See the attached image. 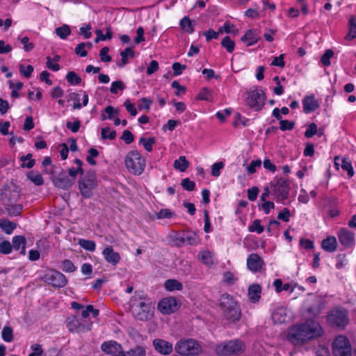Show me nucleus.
I'll use <instances>...</instances> for the list:
<instances>
[{"instance_id":"nucleus-42","label":"nucleus","mask_w":356,"mask_h":356,"mask_svg":"<svg viewBox=\"0 0 356 356\" xmlns=\"http://www.w3.org/2000/svg\"><path fill=\"white\" fill-rule=\"evenodd\" d=\"M356 38V22L353 18L349 20V32L346 35L345 38L347 40H353Z\"/></svg>"},{"instance_id":"nucleus-39","label":"nucleus","mask_w":356,"mask_h":356,"mask_svg":"<svg viewBox=\"0 0 356 356\" xmlns=\"http://www.w3.org/2000/svg\"><path fill=\"white\" fill-rule=\"evenodd\" d=\"M56 33L60 39L65 40L70 35L71 30L67 25L64 24L56 29Z\"/></svg>"},{"instance_id":"nucleus-44","label":"nucleus","mask_w":356,"mask_h":356,"mask_svg":"<svg viewBox=\"0 0 356 356\" xmlns=\"http://www.w3.org/2000/svg\"><path fill=\"white\" fill-rule=\"evenodd\" d=\"M221 45L225 48L229 53H232L234 50L235 43L229 36H226L222 40Z\"/></svg>"},{"instance_id":"nucleus-62","label":"nucleus","mask_w":356,"mask_h":356,"mask_svg":"<svg viewBox=\"0 0 356 356\" xmlns=\"http://www.w3.org/2000/svg\"><path fill=\"white\" fill-rule=\"evenodd\" d=\"M290 218V211L288 208H284L280 212L277 214V219L282 220L285 222L289 221Z\"/></svg>"},{"instance_id":"nucleus-20","label":"nucleus","mask_w":356,"mask_h":356,"mask_svg":"<svg viewBox=\"0 0 356 356\" xmlns=\"http://www.w3.org/2000/svg\"><path fill=\"white\" fill-rule=\"evenodd\" d=\"M67 327L72 332H84L90 330V325L86 326L76 316L67 319Z\"/></svg>"},{"instance_id":"nucleus-19","label":"nucleus","mask_w":356,"mask_h":356,"mask_svg":"<svg viewBox=\"0 0 356 356\" xmlns=\"http://www.w3.org/2000/svg\"><path fill=\"white\" fill-rule=\"evenodd\" d=\"M152 343L156 351L161 355H170L173 350L172 344L163 339H155Z\"/></svg>"},{"instance_id":"nucleus-10","label":"nucleus","mask_w":356,"mask_h":356,"mask_svg":"<svg viewBox=\"0 0 356 356\" xmlns=\"http://www.w3.org/2000/svg\"><path fill=\"white\" fill-rule=\"evenodd\" d=\"M333 356H351V346L347 337H337L332 343Z\"/></svg>"},{"instance_id":"nucleus-33","label":"nucleus","mask_w":356,"mask_h":356,"mask_svg":"<svg viewBox=\"0 0 356 356\" xmlns=\"http://www.w3.org/2000/svg\"><path fill=\"white\" fill-rule=\"evenodd\" d=\"M27 179L32 181L36 186H41L44 183V179L42 176L38 172H34L33 171H29L26 174Z\"/></svg>"},{"instance_id":"nucleus-48","label":"nucleus","mask_w":356,"mask_h":356,"mask_svg":"<svg viewBox=\"0 0 356 356\" xmlns=\"http://www.w3.org/2000/svg\"><path fill=\"white\" fill-rule=\"evenodd\" d=\"M152 102V100L149 98L142 97L140 99V103L138 105V109L149 111Z\"/></svg>"},{"instance_id":"nucleus-27","label":"nucleus","mask_w":356,"mask_h":356,"mask_svg":"<svg viewBox=\"0 0 356 356\" xmlns=\"http://www.w3.org/2000/svg\"><path fill=\"white\" fill-rule=\"evenodd\" d=\"M165 288L168 291H181L183 289L182 284L177 280L169 279L165 282Z\"/></svg>"},{"instance_id":"nucleus-24","label":"nucleus","mask_w":356,"mask_h":356,"mask_svg":"<svg viewBox=\"0 0 356 356\" xmlns=\"http://www.w3.org/2000/svg\"><path fill=\"white\" fill-rule=\"evenodd\" d=\"M261 288L257 284H252L248 288V297L251 302H258L261 298Z\"/></svg>"},{"instance_id":"nucleus-31","label":"nucleus","mask_w":356,"mask_h":356,"mask_svg":"<svg viewBox=\"0 0 356 356\" xmlns=\"http://www.w3.org/2000/svg\"><path fill=\"white\" fill-rule=\"evenodd\" d=\"M0 227L7 234H10L16 227V224L8 219H0Z\"/></svg>"},{"instance_id":"nucleus-60","label":"nucleus","mask_w":356,"mask_h":356,"mask_svg":"<svg viewBox=\"0 0 356 356\" xmlns=\"http://www.w3.org/2000/svg\"><path fill=\"white\" fill-rule=\"evenodd\" d=\"M317 131V125L315 123H311L305 132V136L308 138H312L315 134H316Z\"/></svg>"},{"instance_id":"nucleus-45","label":"nucleus","mask_w":356,"mask_h":356,"mask_svg":"<svg viewBox=\"0 0 356 356\" xmlns=\"http://www.w3.org/2000/svg\"><path fill=\"white\" fill-rule=\"evenodd\" d=\"M102 139L114 140L116 138V131L111 130L109 127L102 129Z\"/></svg>"},{"instance_id":"nucleus-2","label":"nucleus","mask_w":356,"mask_h":356,"mask_svg":"<svg viewBox=\"0 0 356 356\" xmlns=\"http://www.w3.org/2000/svg\"><path fill=\"white\" fill-rule=\"evenodd\" d=\"M220 307L224 317L231 322L238 321L241 316V311L234 298L228 293H223L220 298Z\"/></svg>"},{"instance_id":"nucleus-47","label":"nucleus","mask_w":356,"mask_h":356,"mask_svg":"<svg viewBox=\"0 0 356 356\" xmlns=\"http://www.w3.org/2000/svg\"><path fill=\"white\" fill-rule=\"evenodd\" d=\"M65 78L71 85H79L81 82V79L73 71L69 72Z\"/></svg>"},{"instance_id":"nucleus-35","label":"nucleus","mask_w":356,"mask_h":356,"mask_svg":"<svg viewBox=\"0 0 356 356\" xmlns=\"http://www.w3.org/2000/svg\"><path fill=\"white\" fill-rule=\"evenodd\" d=\"M5 208L10 216H17L22 213L23 207L20 204H7Z\"/></svg>"},{"instance_id":"nucleus-38","label":"nucleus","mask_w":356,"mask_h":356,"mask_svg":"<svg viewBox=\"0 0 356 356\" xmlns=\"http://www.w3.org/2000/svg\"><path fill=\"white\" fill-rule=\"evenodd\" d=\"M122 57V63L119 65L120 67H124L128 63V56L133 58L134 56V51L130 47H127L124 51L120 52Z\"/></svg>"},{"instance_id":"nucleus-15","label":"nucleus","mask_w":356,"mask_h":356,"mask_svg":"<svg viewBox=\"0 0 356 356\" xmlns=\"http://www.w3.org/2000/svg\"><path fill=\"white\" fill-rule=\"evenodd\" d=\"M101 348L102 351L111 356H124V351L122 346L115 341L104 342Z\"/></svg>"},{"instance_id":"nucleus-40","label":"nucleus","mask_w":356,"mask_h":356,"mask_svg":"<svg viewBox=\"0 0 356 356\" xmlns=\"http://www.w3.org/2000/svg\"><path fill=\"white\" fill-rule=\"evenodd\" d=\"M213 254L210 251H203L200 254V259L202 263L207 266L213 264Z\"/></svg>"},{"instance_id":"nucleus-63","label":"nucleus","mask_w":356,"mask_h":356,"mask_svg":"<svg viewBox=\"0 0 356 356\" xmlns=\"http://www.w3.org/2000/svg\"><path fill=\"white\" fill-rule=\"evenodd\" d=\"M121 139L127 145L131 144L134 140V134L129 130H124L121 136Z\"/></svg>"},{"instance_id":"nucleus-36","label":"nucleus","mask_w":356,"mask_h":356,"mask_svg":"<svg viewBox=\"0 0 356 356\" xmlns=\"http://www.w3.org/2000/svg\"><path fill=\"white\" fill-rule=\"evenodd\" d=\"M213 99L212 91L208 88H203L200 90L197 96V99L211 102Z\"/></svg>"},{"instance_id":"nucleus-46","label":"nucleus","mask_w":356,"mask_h":356,"mask_svg":"<svg viewBox=\"0 0 356 356\" xmlns=\"http://www.w3.org/2000/svg\"><path fill=\"white\" fill-rule=\"evenodd\" d=\"M62 270L65 273H73L76 270V267L70 259H64L61 264Z\"/></svg>"},{"instance_id":"nucleus-51","label":"nucleus","mask_w":356,"mask_h":356,"mask_svg":"<svg viewBox=\"0 0 356 356\" xmlns=\"http://www.w3.org/2000/svg\"><path fill=\"white\" fill-rule=\"evenodd\" d=\"M125 88L126 86L122 81H115L112 82L110 92L111 93L115 95L118 93V90L122 91L125 89Z\"/></svg>"},{"instance_id":"nucleus-55","label":"nucleus","mask_w":356,"mask_h":356,"mask_svg":"<svg viewBox=\"0 0 356 356\" xmlns=\"http://www.w3.org/2000/svg\"><path fill=\"white\" fill-rule=\"evenodd\" d=\"M341 168L343 170L347 171L348 175L349 177H352L353 176L354 171H353V168L352 164L346 159H342Z\"/></svg>"},{"instance_id":"nucleus-49","label":"nucleus","mask_w":356,"mask_h":356,"mask_svg":"<svg viewBox=\"0 0 356 356\" xmlns=\"http://www.w3.org/2000/svg\"><path fill=\"white\" fill-rule=\"evenodd\" d=\"M248 230L250 232H256L257 234H261L264 229V227L261 225L260 220L256 219L253 221L252 225L248 227Z\"/></svg>"},{"instance_id":"nucleus-32","label":"nucleus","mask_w":356,"mask_h":356,"mask_svg":"<svg viewBox=\"0 0 356 356\" xmlns=\"http://www.w3.org/2000/svg\"><path fill=\"white\" fill-rule=\"evenodd\" d=\"M19 160L22 162L21 164V168H27L30 169L35 164V161L32 159V154L31 153L22 156Z\"/></svg>"},{"instance_id":"nucleus-26","label":"nucleus","mask_w":356,"mask_h":356,"mask_svg":"<svg viewBox=\"0 0 356 356\" xmlns=\"http://www.w3.org/2000/svg\"><path fill=\"white\" fill-rule=\"evenodd\" d=\"M241 40L245 42L247 46H252L258 42V36L252 30L250 29L245 32Z\"/></svg>"},{"instance_id":"nucleus-57","label":"nucleus","mask_w":356,"mask_h":356,"mask_svg":"<svg viewBox=\"0 0 356 356\" xmlns=\"http://www.w3.org/2000/svg\"><path fill=\"white\" fill-rule=\"evenodd\" d=\"M295 122L289 121L287 120H282L280 121V129L282 131H290L294 128Z\"/></svg>"},{"instance_id":"nucleus-41","label":"nucleus","mask_w":356,"mask_h":356,"mask_svg":"<svg viewBox=\"0 0 356 356\" xmlns=\"http://www.w3.org/2000/svg\"><path fill=\"white\" fill-rule=\"evenodd\" d=\"M1 337L5 342H11L13 340V330L11 327L5 326L1 331Z\"/></svg>"},{"instance_id":"nucleus-23","label":"nucleus","mask_w":356,"mask_h":356,"mask_svg":"<svg viewBox=\"0 0 356 356\" xmlns=\"http://www.w3.org/2000/svg\"><path fill=\"white\" fill-rule=\"evenodd\" d=\"M26 239L24 236L18 235L13 238L12 248L15 250H20V254L22 255L26 254Z\"/></svg>"},{"instance_id":"nucleus-9","label":"nucleus","mask_w":356,"mask_h":356,"mask_svg":"<svg viewBox=\"0 0 356 356\" xmlns=\"http://www.w3.org/2000/svg\"><path fill=\"white\" fill-rule=\"evenodd\" d=\"M273 187V194L275 196L276 202H283L288 199L289 194V184L284 178H280L271 182Z\"/></svg>"},{"instance_id":"nucleus-3","label":"nucleus","mask_w":356,"mask_h":356,"mask_svg":"<svg viewBox=\"0 0 356 356\" xmlns=\"http://www.w3.org/2000/svg\"><path fill=\"white\" fill-rule=\"evenodd\" d=\"M140 302L132 304V314L138 321H148L154 315V306L149 299L140 298Z\"/></svg>"},{"instance_id":"nucleus-50","label":"nucleus","mask_w":356,"mask_h":356,"mask_svg":"<svg viewBox=\"0 0 356 356\" xmlns=\"http://www.w3.org/2000/svg\"><path fill=\"white\" fill-rule=\"evenodd\" d=\"M19 70L22 75H23L26 78H29L31 76V74L33 73L34 68L31 65H29L26 67L23 64H19Z\"/></svg>"},{"instance_id":"nucleus-34","label":"nucleus","mask_w":356,"mask_h":356,"mask_svg":"<svg viewBox=\"0 0 356 356\" xmlns=\"http://www.w3.org/2000/svg\"><path fill=\"white\" fill-rule=\"evenodd\" d=\"M78 243L82 248L90 252H94L96 249V243L92 240L80 238Z\"/></svg>"},{"instance_id":"nucleus-11","label":"nucleus","mask_w":356,"mask_h":356,"mask_svg":"<svg viewBox=\"0 0 356 356\" xmlns=\"http://www.w3.org/2000/svg\"><path fill=\"white\" fill-rule=\"evenodd\" d=\"M266 95L261 89L248 92L247 104L256 111H261L265 104Z\"/></svg>"},{"instance_id":"nucleus-54","label":"nucleus","mask_w":356,"mask_h":356,"mask_svg":"<svg viewBox=\"0 0 356 356\" xmlns=\"http://www.w3.org/2000/svg\"><path fill=\"white\" fill-rule=\"evenodd\" d=\"M181 186L187 191H193L195 188V183L189 178H185L181 181Z\"/></svg>"},{"instance_id":"nucleus-22","label":"nucleus","mask_w":356,"mask_h":356,"mask_svg":"<svg viewBox=\"0 0 356 356\" xmlns=\"http://www.w3.org/2000/svg\"><path fill=\"white\" fill-rule=\"evenodd\" d=\"M83 92V103L82 104L80 103V95L76 92H72L70 94V98L74 102L72 105L73 109L79 110L81 109L82 106H86L88 103V95L86 91H81Z\"/></svg>"},{"instance_id":"nucleus-1","label":"nucleus","mask_w":356,"mask_h":356,"mask_svg":"<svg viewBox=\"0 0 356 356\" xmlns=\"http://www.w3.org/2000/svg\"><path fill=\"white\" fill-rule=\"evenodd\" d=\"M323 334V330L320 323L313 319H308L303 323L292 326L289 330L287 339L294 345H303Z\"/></svg>"},{"instance_id":"nucleus-14","label":"nucleus","mask_w":356,"mask_h":356,"mask_svg":"<svg viewBox=\"0 0 356 356\" xmlns=\"http://www.w3.org/2000/svg\"><path fill=\"white\" fill-rule=\"evenodd\" d=\"M337 236L340 243L345 248H351L355 246V235L352 232L346 228H341Z\"/></svg>"},{"instance_id":"nucleus-7","label":"nucleus","mask_w":356,"mask_h":356,"mask_svg":"<svg viewBox=\"0 0 356 356\" xmlns=\"http://www.w3.org/2000/svg\"><path fill=\"white\" fill-rule=\"evenodd\" d=\"M97 186L95 172L89 171L79 180V188L84 198H90L93 195V190Z\"/></svg>"},{"instance_id":"nucleus-17","label":"nucleus","mask_w":356,"mask_h":356,"mask_svg":"<svg viewBox=\"0 0 356 356\" xmlns=\"http://www.w3.org/2000/svg\"><path fill=\"white\" fill-rule=\"evenodd\" d=\"M53 182L57 188L67 190L73 185L74 180L70 179L62 170L59 175L53 179Z\"/></svg>"},{"instance_id":"nucleus-37","label":"nucleus","mask_w":356,"mask_h":356,"mask_svg":"<svg viewBox=\"0 0 356 356\" xmlns=\"http://www.w3.org/2000/svg\"><path fill=\"white\" fill-rule=\"evenodd\" d=\"M124 356H146V351L144 347L137 346L127 353L124 352Z\"/></svg>"},{"instance_id":"nucleus-16","label":"nucleus","mask_w":356,"mask_h":356,"mask_svg":"<svg viewBox=\"0 0 356 356\" xmlns=\"http://www.w3.org/2000/svg\"><path fill=\"white\" fill-rule=\"evenodd\" d=\"M264 265L263 259L258 254L252 253L247 259V266L252 273L261 271Z\"/></svg>"},{"instance_id":"nucleus-6","label":"nucleus","mask_w":356,"mask_h":356,"mask_svg":"<svg viewBox=\"0 0 356 356\" xmlns=\"http://www.w3.org/2000/svg\"><path fill=\"white\" fill-rule=\"evenodd\" d=\"M327 320L334 327L344 328L349 323L348 312L343 308L336 307L328 313Z\"/></svg>"},{"instance_id":"nucleus-30","label":"nucleus","mask_w":356,"mask_h":356,"mask_svg":"<svg viewBox=\"0 0 356 356\" xmlns=\"http://www.w3.org/2000/svg\"><path fill=\"white\" fill-rule=\"evenodd\" d=\"M173 166L176 170L180 172H184L188 168L189 163L186 160V156H181L178 159L175 161Z\"/></svg>"},{"instance_id":"nucleus-13","label":"nucleus","mask_w":356,"mask_h":356,"mask_svg":"<svg viewBox=\"0 0 356 356\" xmlns=\"http://www.w3.org/2000/svg\"><path fill=\"white\" fill-rule=\"evenodd\" d=\"M158 309L164 314H170L175 312L178 309L176 298L173 297L163 298L158 304Z\"/></svg>"},{"instance_id":"nucleus-28","label":"nucleus","mask_w":356,"mask_h":356,"mask_svg":"<svg viewBox=\"0 0 356 356\" xmlns=\"http://www.w3.org/2000/svg\"><path fill=\"white\" fill-rule=\"evenodd\" d=\"M285 309L280 307L276 309L272 314V319L276 323H283L286 321Z\"/></svg>"},{"instance_id":"nucleus-4","label":"nucleus","mask_w":356,"mask_h":356,"mask_svg":"<svg viewBox=\"0 0 356 356\" xmlns=\"http://www.w3.org/2000/svg\"><path fill=\"white\" fill-rule=\"evenodd\" d=\"M245 346L238 339L230 340L218 344L216 352L219 356L238 355L244 352Z\"/></svg>"},{"instance_id":"nucleus-53","label":"nucleus","mask_w":356,"mask_h":356,"mask_svg":"<svg viewBox=\"0 0 356 356\" xmlns=\"http://www.w3.org/2000/svg\"><path fill=\"white\" fill-rule=\"evenodd\" d=\"M12 245L8 241L4 240L0 243V253L8 254L12 252Z\"/></svg>"},{"instance_id":"nucleus-5","label":"nucleus","mask_w":356,"mask_h":356,"mask_svg":"<svg viewBox=\"0 0 356 356\" xmlns=\"http://www.w3.org/2000/svg\"><path fill=\"white\" fill-rule=\"evenodd\" d=\"M124 163L127 170L130 172L137 175H140L143 173L145 166V159L136 150L131 151L127 154L125 157Z\"/></svg>"},{"instance_id":"nucleus-61","label":"nucleus","mask_w":356,"mask_h":356,"mask_svg":"<svg viewBox=\"0 0 356 356\" xmlns=\"http://www.w3.org/2000/svg\"><path fill=\"white\" fill-rule=\"evenodd\" d=\"M159 68L158 61L155 60H151L149 65L147 67L146 74L149 76L156 72Z\"/></svg>"},{"instance_id":"nucleus-18","label":"nucleus","mask_w":356,"mask_h":356,"mask_svg":"<svg viewBox=\"0 0 356 356\" xmlns=\"http://www.w3.org/2000/svg\"><path fill=\"white\" fill-rule=\"evenodd\" d=\"M102 255L106 261L112 266H116L121 259L120 254L111 245L106 246L102 251Z\"/></svg>"},{"instance_id":"nucleus-59","label":"nucleus","mask_w":356,"mask_h":356,"mask_svg":"<svg viewBox=\"0 0 356 356\" xmlns=\"http://www.w3.org/2000/svg\"><path fill=\"white\" fill-rule=\"evenodd\" d=\"M347 263L348 260L345 254H339L337 256L336 268L337 269H341L347 264Z\"/></svg>"},{"instance_id":"nucleus-21","label":"nucleus","mask_w":356,"mask_h":356,"mask_svg":"<svg viewBox=\"0 0 356 356\" xmlns=\"http://www.w3.org/2000/svg\"><path fill=\"white\" fill-rule=\"evenodd\" d=\"M302 106L304 112L305 113H310L319 107V104L314 95H310L303 98Z\"/></svg>"},{"instance_id":"nucleus-58","label":"nucleus","mask_w":356,"mask_h":356,"mask_svg":"<svg viewBox=\"0 0 356 356\" xmlns=\"http://www.w3.org/2000/svg\"><path fill=\"white\" fill-rule=\"evenodd\" d=\"M333 55H334V52L332 50L327 49L321 58V63L325 66L330 65V60L333 56Z\"/></svg>"},{"instance_id":"nucleus-56","label":"nucleus","mask_w":356,"mask_h":356,"mask_svg":"<svg viewBox=\"0 0 356 356\" xmlns=\"http://www.w3.org/2000/svg\"><path fill=\"white\" fill-rule=\"evenodd\" d=\"M224 168V163L222 161L216 162L211 165V175L213 177H219L220 170Z\"/></svg>"},{"instance_id":"nucleus-64","label":"nucleus","mask_w":356,"mask_h":356,"mask_svg":"<svg viewBox=\"0 0 356 356\" xmlns=\"http://www.w3.org/2000/svg\"><path fill=\"white\" fill-rule=\"evenodd\" d=\"M31 348L33 352L29 356H40L43 353L41 345L38 343L33 344Z\"/></svg>"},{"instance_id":"nucleus-29","label":"nucleus","mask_w":356,"mask_h":356,"mask_svg":"<svg viewBox=\"0 0 356 356\" xmlns=\"http://www.w3.org/2000/svg\"><path fill=\"white\" fill-rule=\"evenodd\" d=\"M179 26L182 31H185L188 33H193L194 32V29L192 25V22L189 19L188 17H184L179 22Z\"/></svg>"},{"instance_id":"nucleus-25","label":"nucleus","mask_w":356,"mask_h":356,"mask_svg":"<svg viewBox=\"0 0 356 356\" xmlns=\"http://www.w3.org/2000/svg\"><path fill=\"white\" fill-rule=\"evenodd\" d=\"M322 248L328 252H333L337 248V241L334 236H328L321 242Z\"/></svg>"},{"instance_id":"nucleus-12","label":"nucleus","mask_w":356,"mask_h":356,"mask_svg":"<svg viewBox=\"0 0 356 356\" xmlns=\"http://www.w3.org/2000/svg\"><path fill=\"white\" fill-rule=\"evenodd\" d=\"M43 280L55 288H63L67 283V280L65 275L53 269H49L45 273Z\"/></svg>"},{"instance_id":"nucleus-8","label":"nucleus","mask_w":356,"mask_h":356,"mask_svg":"<svg viewBox=\"0 0 356 356\" xmlns=\"http://www.w3.org/2000/svg\"><path fill=\"white\" fill-rule=\"evenodd\" d=\"M176 352L182 355H196L201 351V346L193 339H181L175 347Z\"/></svg>"},{"instance_id":"nucleus-52","label":"nucleus","mask_w":356,"mask_h":356,"mask_svg":"<svg viewBox=\"0 0 356 356\" xmlns=\"http://www.w3.org/2000/svg\"><path fill=\"white\" fill-rule=\"evenodd\" d=\"M222 32V30L221 28L218 31H216L212 29H209L208 31L204 32L203 35L206 37V40L209 42L212 39H217L219 36V33Z\"/></svg>"},{"instance_id":"nucleus-43","label":"nucleus","mask_w":356,"mask_h":356,"mask_svg":"<svg viewBox=\"0 0 356 356\" xmlns=\"http://www.w3.org/2000/svg\"><path fill=\"white\" fill-rule=\"evenodd\" d=\"M139 143L142 144L144 147V149L149 152L152 150V146L155 143V138L153 137L148 138L142 137L139 140Z\"/></svg>"}]
</instances>
